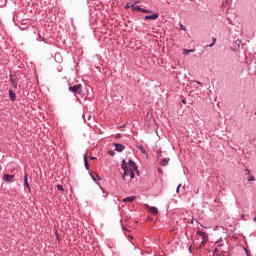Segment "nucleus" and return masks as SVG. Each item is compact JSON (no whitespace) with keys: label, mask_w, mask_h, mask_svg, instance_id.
<instances>
[{"label":"nucleus","mask_w":256,"mask_h":256,"mask_svg":"<svg viewBox=\"0 0 256 256\" xmlns=\"http://www.w3.org/2000/svg\"><path fill=\"white\" fill-rule=\"evenodd\" d=\"M121 169L123 170V181H126L128 175L130 176V179H135V171H137V164L135 161L129 160L127 163V160L123 159Z\"/></svg>","instance_id":"nucleus-1"},{"label":"nucleus","mask_w":256,"mask_h":256,"mask_svg":"<svg viewBox=\"0 0 256 256\" xmlns=\"http://www.w3.org/2000/svg\"><path fill=\"white\" fill-rule=\"evenodd\" d=\"M197 235L199 237H202L201 245L199 246V249H201L203 245H207V243L209 242V235H207L205 231H201V230L197 231Z\"/></svg>","instance_id":"nucleus-2"},{"label":"nucleus","mask_w":256,"mask_h":256,"mask_svg":"<svg viewBox=\"0 0 256 256\" xmlns=\"http://www.w3.org/2000/svg\"><path fill=\"white\" fill-rule=\"evenodd\" d=\"M147 211H149V213H151L152 215H157L159 213V209H157V207L155 206H150L149 204L145 205Z\"/></svg>","instance_id":"nucleus-3"},{"label":"nucleus","mask_w":256,"mask_h":256,"mask_svg":"<svg viewBox=\"0 0 256 256\" xmlns=\"http://www.w3.org/2000/svg\"><path fill=\"white\" fill-rule=\"evenodd\" d=\"M157 19H159V13H154V14H152V15H147V16H145L144 17V21H155V20H157Z\"/></svg>","instance_id":"nucleus-4"},{"label":"nucleus","mask_w":256,"mask_h":256,"mask_svg":"<svg viewBox=\"0 0 256 256\" xmlns=\"http://www.w3.org/2000/svg\"><path fill=\"white\" fill-rule=\"evenodd\" d=\"M14 179H15V175L4 174L3 176V181H5V183H13Z\"/></svg>","instance_id":"nucleus-5"},{"label":"nucleus","mask_w":256,"mask_h":256,"mask_svg":"<svg viewBox=\"0 0 256 256\" xmlns=\"http://www.w3.org/2000/svg\"><path fill=\"white\" fill-rule=\"evenodd\" d=\"M24 187L28 189V191H31V186H29V174H27V172L24 174Z\"/></svg>","instance_id":"nucleus-6"},{"label":"nucleus","mask_w":256,"mask_h":256,"mask_svg":"<svg viewBox=\"0 0 256 256\" xmlns=\"http://www.w3.org/2000/svg\"><path fill=\"white\" fill-rule=\"evenodd\" d=\"M68 90L70 91V93H77L78 91H81V85L79 84V85L70 86Z\"/></svg>","instance_id":"nucleus-7"},{"label":"nucleus","mask_w":256,"mask_h":256,"mask_svg":"<svg viewBox=\"0 0 256 256\" xmlns=\"http://www.w3.org/2000/svg\"><path fill=\"white\" fill-rule=\"evenodd\" d=\"M115 151H118V153H121L125 149V145L114 143Z\"/></svg>","instance_id":"nucleus-8"},{"label":"nucleus","mask_w":256,"mask_h":256,"mask_svg":"<svg viewBox=\"0 0 256 256\" xmlns=\"http://www.w3.org/2000/svg\"><path fill=\"white\" fill-rule=\"evenodd\" d=\"M9 79L12 87H14V89H17V78H13V74H10Z\"/></svg>","instance_id":"nucleus-9"},{"label":"nucleus","mask_w":256,"mask_h":256,"mask_svg":"<svg viewBox=\"0 0 256 256\" xmlns=\"http://www.w3.org/2000/svg\"><path fill=\"white\" fill-rule=\"evenodd\" d=\"M135 201V196H129L123 199V203H133Z\"/></svg>","instance_id":"nucleus-10"},{"label":"nucleus","mask_w":256,"mask_h":256,"mask_svg":"<svg viewBox=\"0 0 256 256\" xmlns=\"http://www.w3.org/2000/svg\"><path fill=\"white\" fill-rule=\"evenodd\" d=\"M169 161H170L169 158H163V159L160 161V165H161L162 167H167V165H169Z\"/></svg>","instance_id":"nucleus-11"},{"label":"nucleus","mask_w":256,"mask_h":256,"mask_svg":"<svg viewBox=\"0 0 256 256\" xmlns=\"http://www.w3.org/2000/svg\"><path fill=\"white\" fill-rule=\"evenodd\" d=\"M84 167L89 171V160L87 159V155H84Z\"/></svg>","instance_id":"nucleus-12"},{"label":"nucleus","mask_w":256,"mask_h":256,"mask_svg":"<svg viewBox=\"0 0 256 256\" xmlns=\"http://www.w3.org/2000/svg\"><path fill=\"white\" fill-rule=\"evenodd\" d=\"M9 97H10L11 101H15L17 96H16L15 92H13V90H9Z\"/></svg>","instance_id":"nucleus-13"},{"label":"nucleus","mask_w":256,"mask_h":256,"mask_svg":"<svg viewBox=\"0 0 256 256\" xmlns=\"http://www.w3.org/2000/svg\"><path fill=\"white\" fill-rule=\"evenodd\" d=\"M90 176L92 177L93 181H95V183H97V181H99V175L91 172Z\"/></svg>","instance_id":"nucleus-14"},{"label":"nucleus","mask_w":256,"mask_h":256,"mask_svg":"<svg viewBox=\"0 0 256 256\" xmlns=\"http://www.w3.org/2000/svg\"><path fill=\"white\" fill-rule=\"evenodd\" d=\"M132 11H140L141 13H143V8H141V6L134 4Z\"/></svg>","instance_id":"nucleus-15"},{"label":"nucleus","mask_w":256,"mask_h":256,"mask_svg":"<svg viewBox=\"0 0 256 256\" xmlns=\"http://www.w3.org/2000/svg\"><path fill=\"white\" fill-rule=\"evenodd\" d=\"M135 4L131 3V2H128L126 5H125V9H133Z\"/></svg>","instance_id":"nucleus-16"},{"label":"nucleus","mask_w":256,"mask_h":256,"mask_svg":"<svg viewBox=\"0 0 256 256\" xmlns=\"http://www.w3.org/2000/svg\"><path fill=\"white\" fill-rule=\"evenodd\" d=\"M193 51H195V50L184 49V50H183V55H189V53H193Z\"/></svg>","instance_id":"nucleus-17"},{"label":"nucleus","mask_w":256,"mask_h":256,"mask_svg":"<svg viewBox=\"0 0 256 256\" xmlns=\"http://www.w3.org/2000/svg\"><path fill=\"white\" fill-rule=\"evenodd\" d=\"M248 181H249V182L255 181V176H253V175L250 174V175L248 176Z\"/></svg>","instance_id":"nucleus-18"},{"label":"nucleus","mask_w":256,"mask_h":256,"mask_svg":"<svg viewBox=\"0 0 256 256\" xmlns=\"http://www.w3.org/2000/svg\"><path fill=\"white\" fill-rule=\"evenodd\" d=\"M57 190H58V191H64L65 189L63 188V185L58 184V185H57Z\"/></svg>","instance_id":"nucleus-19"},{"label":"nucleus","mask_w":256,"mask_h":256,"mask_svg":"<svg viewBox=\"0 0 256 256\" xmlns=\"http://www.w3.org/2000/svg\"><path fill=\"white\" fill-rule=\"evenodd\" d=\"M142 13H153V10H148V9L143 8Z\"/></svg>","instance_id":"nucleus-20"},{"label":"nucleus","mask_w":256,"mask_h":256,"mask_svg":"<svg viewBox=\"0 0 256 256\" xmlns=\"http://www.w3.org/2000/svg\"><path fill=\"white\" fill-rule=\"evenodd\" d=\"M36 41H45V38L42 37L41 35H38V37L36 38Z\"/></svg>","instance_id":"nucleus-21"},{"label":"nucleus","mask_w":256,"mask_h":256,"mask_svg":"<svg viewBox=\"0 0 256 256\" xmlns=\"http://www.w3.org/2000/svg\"><path fill=\"white\" fill-rule=\"evenodd\" d=\"M140 151H141V153H143L144 155H145V153H147V151H146L145 148H143V147H140Z\"/></svg>","instance_id":"nucleus-22"},{"label":"nucleus","mask_w":256,"mask_h":256,"mask_svg":"<svg viewBox=\"0 0 256 256\" xmlns=\"http://www.w3.org/2000/svg\"><path fill=\"white\" fill-rule=\"evenodd\" d=\"M108 153H109V155H111V157H115V152L114 151L110 150Z\"/></svg>","instance_id":"nucleus-23"},{"label":"nucleus","mask_w":256,"mask_h":256,"mask_svg":"<svg viewBox=\"0 0 256 256\" xmlns=\"http://www.w3.org/2000/svg\"><path fill=\"white\" fill-rule=\"evenodd\" d=\"M57 71H58V73H61V71H63V67L58 66Z\"/></svg>","instance_id":"nucleus-24"},{"label":"nucleus","mask_w":256,"mask_h":256,"mask_svg":"<svg viewBox=\"0 0 256 256\" xmlns=\"http://www.w3.org/2000/svg\"><path fill=\"white\" fill-rule=\"evenodd\" d=\"M212 43H213V45H215V43H217V38L213 37L212 38Z\"/></svg>","instance_id":"nucleus-25"},{"label":"nucleus","mask_w":256,"mask_h":256,"mask_svg":"<svg viewBox=\"0 0 256 256\" xmlns=\"http://www.w3.org/2000/svg\"><path fill=\"white\" fill-rule=\"evenodd\" d=\"M194 83H197V85H200V87H203V83L199 82V81H194Z\"/></svg>","instance_id":"nucleus-26"},{"label":"nucleus","mask_w":256,"mask_h":256,"mask_svg":"<svg viewBox=\"0 0 256 256\" xmlns=\"http://www.w3.org/2000/svg\"><path fill=\"white\" fill-rule=\"evenodd\" d=\"M244 251H245V253H246V256H251V255L249 254V250H247V248H244Z\"/></svg>","instance_id":"nucleus-27"},{"label":"nucleus","mask_w":256,"mask_h":256,"mask_svg":"<svg viewBox=\"0 0 256 256\" xmlns=\"http://www.w3.org/2000/svg\"><path fill=\"white\" fill-rule=\"evenodd\" d=\"M180 29H182L183 31H187V28L183 25H180Z\"/></svg>","instance_id":"nucleus-28"},{"label":"nucleus","mask_w":256,"mask_h":256,"mask_svg":"<svg viewBox=\"0 0 256 256\" xmlns=\"http://www.w3.org/2000/svg\"><path fill=\"white\" fill-rule=\"evenodd\" d=\"M179 189H181V184H179L176 188V193H179Z\"/></svg>","instance_id":"nucleus-29"},{"label":"nucleus","mask_w":256,"mask_h":256,"mask_svg":"<svg viewBox=\"0 0 256 256\" xmlns=\"http://www.w3.org/2000/svg\"><path fill=\"white\" fill-rule=\"evenodd\" d=\"M134 173H136L137 175H140L139 168H136V170H134Z\"/></svg>","instance_id":"nucleus-30"},{"label":"nucleus","mask_w":256,"mask_h":256,"mask_svg":"<svg viewBox=\"0 0 256 256\" xmlns=\"http://www.w3.org/2000/svg\"><path fill=\"white\" fill-rule=\"evenodd\" d=\"M245 171H246V173H248V175H251V170L246 168Z\"/></svg>","instance_id":"nucleus-31"},{"label":"nucleus","mask_w":256,"mask_h":256,"mask_svg":"<svg viewBox=\"0 0 256 256\" xmlns=\"http://www.w3.org/2000/svg\"><path fill=\"white\" fill-rule=\"evenodd\" d=\"M95 159H97V158L94 157V156L90 157V160H91V161H95Z\"/></svg>","instance_id":"nucleus-32"},{"label":"nucleus","mask_w":256,"mask_h":256,"mask_svg":"<svg viewBox=\"0 0 256 256\" xmlns=\"http://www.w3.org/2000/svg\"><path fill=\"white\" fill-rule=\"evenodd\" d=\"M215 44H213V42L211 44L208 45V47H213Z\"/></svg>","instance_id":"nucleus-33"},{"label":"nucleus","mask_w":256,"mask_h":256,"mask_svg":"<svg viewBox=\"0 0 256 256\" xmlns=\"http://www.w3.org/2000/svg\"><path fill=\"white\" fill-rule=\"evenodd\" d=\"M61 61H63V58L58 59V63H61Z\"/></svg>","instance_id":"nucleus-34"},{"label":"nucleus","mask_w":256,"mask_h":256,"mask_svg":"<svg viewBox=\"0 0 256 256\" xmlns=\"http://www.w3.org/2000/svg\"><path fill=\"white\" fill-rule=\"evenodd\" d=\"M158 171H159L160 173H163V169H161V168H158Z\"/></svg>","instance_id":"nucleus-35"},{"label":"nucleus","mask_w":256,"mask_h":256,"mask_svg":"<svg viewBox=\"0 0 256 256\" xmlns=\"http://www.w3.org/2000/svg\"><path fill=\"white\" fill-rule=\"evenodd\" d=\"M109 194H105V195H103V197H104V199H107V196H108Z\"/></svg>","instance_id":"nucleus-36"},{"label":"nucleus","mask_w":256,"mask_h":256,"mask_svg":"<svg viewBox=\"0 0 256 256\" xmlns=\"http://www.w3.org/2000/svg\"><path fill=\"white\" fill-rule=\"evenodd\" d=\"M182 103H184V104H185V103H187V102H186L185 100H182Z\"/></svg>","instance_id":"nucleus-37"},{"label":"nucleus","mask_w":256,"mask_h":256,"mask_svg":"<svg viewBox=\"0 0 256 256\" xmlns=\"http://www.w3.org/2000/svg\"><path fill=\"white\" fill-rule=\"evenodd\" d=\"M201 227H202V228H204V229H206V227H205V226H203V225H201Z\"/></svg>","instance_id":"nucleus-38"},{"label":"nucleus","mask_w":256,"mask_h":256,"mask_svg":"<svg viewBox=\"0 0 256 256\" xmlns=\"http://www.w3.org/2000/svg\"><path fill=\"white\" fill-rule=\"evenodd\" d=\"M189 253H191V247H189Z\"/></svg>","instance_id":"nucleus-39"},{"label":"nucleus","mask_w":256,"mask_h":256,"mask_svg":"<svg viewBox=\"0 0 256 256\" xmlns=\"http://www.w3.org/2000/svg\"><path fill=\"white\" fill-rule=\"evenodd\" d=\"M102 193H105V190H102Z\"/></svg>","instance_id":"nucleus-40"}]
</instances>
